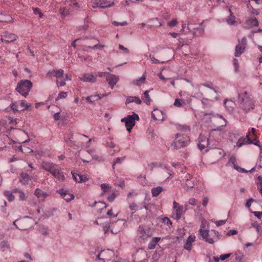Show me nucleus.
<instances>
[{"label": "nucleus", "instance_id": "f257e3e1", "mask_svg": "<svg viewBox=\"0 0 262 262\" xmlns=\"http://www.w3.org/2000/svg\"><path fill=\"white\" fill-rule=\"evenodd\" d=\"M41 166L43 169L49 171L58 181L62 182L65 180V177L61 168L56 164L43 161L41 163Z\"/></svg>", "mask_w": 262, "mask_h": 262}, {"label": "nucleus", "instance_id": "f03ea898", "mask_svg": "<svg viewBox=\"0 0 262 262\" xmlns=\"http://www.w3.org/2000/svg\"><path fill=\"white\" fill-rule=\"evenodd\" d=\"M238 101L240 108L245 113H248L254 108V103L251 94L247 92H241L238 94Z\"/></svg>", "mask_w": 262, "mask_h": 262}, {"label": "nucleus", "instance_id": "7ed1b4c3", "mask_svg": "<svg viewBox=\"0 0 262 262\" xmlns=\"http://www.w3.org/2000/svg\"><path fill=\"white\" fill-rule=\"evenodd\" d=\"M182 172L183 176L181 178H182V185L183 188L186 190L193 188L197 183L196 179L190 173L186 172L185 168H184Z\"/></svg>", "mask_w": 262, "mask_h": 262}, {"label": "nucleus", "instance_id": "20e7f679", "mask_svg": "<svg viewBox=\"0 0 262 262\" xmlns=\"http://www.w3.org/2000/svg\"><path fill=\"white\" fill-rule=\"evenodd\" d=\"M32 82L29 80H21L18 82L16 90L25 97L28 95L29 92L32 88Z\"/></svg>", "mask_w": 262, "mask_h": 262}, {"label": "nucleus", "instance_id": "39448f33", "mask_svg": "<svg viewBox=\"0 0 262 262\" xmlns=\"http://www.w3.org/2000/svg\"><path fill=\"white\" fill-rule=\"evenodd\" d=\"M139 117L138 114L134 113L132 115H127L126 117L122 118L121 121L124 122L126 129L130 132L133 126L135 125V120H139Z\"/></svg>", "mask_w": 262, "mask_h": 262}, {"label": "nucleus", "instance_id": "423d86ee", "mask_svg": "<svg viewBox=\"0 0 262 262\" xmlns=\"http://www.w3.org/2000/svg\"><path fill=\"white\" fill-rule=\"evenodd\" d=\"M64 71L62 69L53 70L49 71L47 74V76L51 78L52 77H55L57 79L56 84L58 86H63L66 85V82L63 80L60 81L61 78H63Z\"/></svg>", "mask_w": 262, "mask_h": 262}, {"label": "nucleus", "instance_id": "0eeeda50", "mask_svg": "<svg viewBox=\"0 0 262 262\" xmlns=\"http://www.w3.org/2000/svg\"><path fill=\"white\" fill-rule=\"evenodd\" d=\"M137 234L139 238L145 241L152 236V232L150 228L140 225L138 229Z\"/></svg>", "mask_w": 262, "mask_h": 262}, {"label": "nucleus", "instance_id": "6e6552de", "mask_svg": "<svg viewBox=\"0 0 262 262\" xmlns=\"http://www.w3.org/2000/svg\"><path fill=\"white\" fill-rule=\"evenodd\" d=\"M173 208L174 210V212L172 215V217L173 219L177 221L179 220L181 218L182 215L185 212L186 210H187V208H186L185 210H184L183 206L180 205L175 201L173 202Z\"/></svg>", "mask_w": 262, "mask_h": 262}, {"label": "nucleus", "instance_id": "1a4fd4ad", "mask_svg": "<svg viewBox=\"0 0 262 262\" xmlns=\"http://www.w3.org/2000/svg\"><path fill=\"white\" fill-rule=\"evenodd\" d=\"M193 88L195 89V92L194 93V97L197 98L202 97L203 96V93L201 92V87L202 86L207 87L212 90H213L215 93H217V91L215 89H214L210 84L208 83H203L201 84H192Z\"/></svg>", "mask_w": 262, "mask_h": 262}, {"label": "nucleus", "instance_id": "9d476101", "mask_svg": "<svg viewBox=\"0 0 262 262\" xmlns=\"http://www.w3.org/2000/svg\"><path fill=\"white\" fill-rule=\"evenodd\" d=\"M114 4L113 0H96L93 4V8H105L112 6Z\"/></svg>", "mask_w": 262, "mask_h": 262}, {"label": "nucleus", "instance_id": "9b49d317", "mask_svg": "<svg viewBox=\"0 0 262 262\" xmlns=\"http://www.w3.org/2000/svg\"><path fill=\"white\" fill-rule=\"evenodd\" d=\"M114 254L113 251L107 249L101 251L97 255L98 259L102 260L103 262L108 260L111 259L112 255Z\"/></svg>", "mask_w": 262, "mask_h": 262}, {"label": "nucleus", "instance_id": "f8f14e48", "mask_svg": "<svg viewBox=\"0 0 262 262\" xmlns=\"http://www.w3.org/2000/svg\"><path fill=\"white\" fill-rule=\"evenodd\" d=\"M209 145V139L207 137L200 136L199 138V143L198 146L201 151L204 150L206 151L207 150V147Z\"/></svg>", "mask_w": 262, "mask_h": 262}, {"label": "nucleus", "instance_id": "ddd939ff", "mask_svg": "<svg viewBox=\"0 0 262 262\" xmlns=\"http://www.w3.org/2000/svg\"><path fill=\"white\" fill-rule=\"evenodd\" d=\"M199 234L201 236L200 238L209 244H213L214 241L211 237H209V230H204L201 228L199 230Z\"/></svg>", "mask_w": 262, "mask_h": 262}, {"label": "nucleus", "instance_id": "4468645a", "mask_svg": "<svg viewBox=\"0 0 262 262\" xmlns=\"http://www.w3.org/2000/svg\"><path fill=\"white\" fill-rule=\"evenodd\" d=\"M17 38V36L16 35L6 32L2 36L1 40L3 42L8 43L16 40Z\"/></svg>", "mask_w": 262, "mask_h": 262}, {"label": "nucleus", "instance_id": "2eb2a0df", "mask_svg": "<svg viewBox=\"0 0 262 262\" xmlns=\"http://www.w3.org/2000/svg\"><path fill=\"white\" fill-rule=\"evenodd\" d=\"M106 79L108 84L111 85V89H113L114 85H116L119 80V77L112 74L107 73Z\"/></svg>", "mask_w": 262, "mask_h": 262}, {"label": "nucleus", "instance_id": "dca6fc26", "mask_svg": "<svg viewBox=\"0 0 262 262\" xmlns=\"http://www.w3.org/2000/svg\"><path fill=\"white\" fill-rule=\"evenodd\" d=\"M80 79L83 82H89L94 83L96 81V76H94L92 74H84L80 77Z\"/></svg>", "mask_w": 262, "mask_h": 262}, {"label": "nucleus", "instance_id": "f3484780", "mask_svg": "<svg viewBox=\"0 0 262 262\" xmlns=\"http://www.w3.org/2000/svg\"><path fill=\"white\" fill-rule=\"evenodd\" d=\"M258 24V22L256 17H250L246 20L244 27L246 28H251L257 26Z\"/></svg>", "mask_w": 262, "mask_h": 262}, {"label": "nucleus", "instance_id": "a211bd4d", "mask_svg": "<svg viewBox=\"0 0 262 262\" xmlns=\"http://www.w3.org/2000/svg\"><path fill=\"white\" fill-rule=\"evenodd\" d=\"M151 117L155 121H160L163 119V112L155 108L151 113Z\"/></svg>", "mask_w": 262, "mask_h": 262}, {"label": "nucleus", "instance_id": "6ab92c4d", "mask_svg": "<svg viewBox=\"0 0 262 262\" xmlns=\"http://www.w3.org/2000/svg\"><path fill=\"white\" fill-rule=\"evenodd\" d=\"M188 143L187 140L184 139H179L178 141L174 142L172 144V146H173L176 149H180L183 147H185L187 145Z\"/></svg>", "mask_w": 262, "mask_h": 262}, {"label": "nucleus", "instance_id": "aec40b11", "mask_svg": "<svg viewBox=\"0 0 262 262\" xmlns=\"http://www.w3.org/2000/svg\"><path fill=\"white\" fill-rule=\"evenodd\" d=\"M195 236L190 235L185 244L184 248L187 250H190L192 248V244L195 241Z\"/></svg>", "mask_w": 262, "mask_h": 262}, {"label": "nucleus", "instance_id": "412c9836", "mask_svg": "<svg viewBox=\"0 0 262 262\" xmlns=\"http://www.w3.org/2000/svg\"><path fill=\"white\" fill-rule=\"evenodd\" d=\"M224 106L228 112H232L234 110L235 103L231 100H226L224 101Z\"/></svg>", "mask_w": 262, "mask_h": 262}, {"label": "nucleus", "instance_id": "4be33fe9", "mask_svg": "<svg viewBox=\"0 0 262 262\" xmlns=\"http://www.w3.org/2000/svg\"><path fill=\"white\" fill-rule=\"evenodd\" d=\"M245 47L241 45L239 42L235 47V52L234 55L235 57H239L244 52Z\"/></svg>", "mask_w": 262, "mask_h": 262}, {"label": "nucleus", "instance_id": "5701e85b", "mask_svg": "<svg viewBox=\"0 0 262 262\" xmlns=\"http://www.w3.org/2000/svg\"><path fill=\"white\" fill-rule=\"evenodd\" d=\"M160 239L161 238L159 237H153L148 245V248L150 250L155 249Z\"/></svg>", "mask_w": 262, "mask_h": 262}, {"label": "nucleus", "instance_id": "b1692460", "mask_svg": "<svg viewBox=\"0 0 262 262\" xmlns=\"http://www.w3.org/2000/svg\"><path fill=\"white\" fill-rule=\"evenodd\" d=\"M226 166H232L236 170V167H238L236 164V158L234 156H231L230 157L229 161L226 164Z\"/></svg>", "mask_w": 262, "mask_h": 262}, {"label": "nucleus", "instance_id": "393cba45", "mask_svg": "<svg viewBox=\"0 0 262 262\" xmlns=\"http://www.w3.org/2000/svg\"><path fill=\"white\" fill-rule=\"evenodd\" d=\"M149 91L147 90L144 92L143 95L142 96L141 98L143 100L144 102H145L147 105H150L151 99H150L149 95Z\"/></svg>", "mask_w": 262, "mask_h": 262}, {"label": "nucleus", "instance_id": "a878e982", "mask_svg": "<svg viewBox=\"0 0 262 262\" xmlns=\"http://www.w3.org/2000/svg\"><path fill=\"white\" fill-rule=\"evenodd\" d=\"M61 196L62 198L65 200L67 202H70L74 198V195L72 194L68 193L67 192H60Z\"/></svg>", "mask_w": 262, "mask_h": 262}, {"label": "nucleus", "instance_id": "bb28decb", "mask_svg": "<svg viewBox=\"0 0 262 262\" xmlns=\"http://www.w3.org/2000/svg\"><path fill=\"white\" fill-rule=\"evenodd\" d=\"M164 188L161 186H158L156 187L152 188L151 190L152 196L156 197L159 195V194L163 191Z\"/></svg>", "mask_w": 262, "mask_h": 262}, {"label": "nucleus", "instance_id": "cd10ccee", "mask_svg": "<svg viewBox=\"0 0 262 262\" xmlns=\"http://www.w3.org/2000/svg\"><path fill=\"white\" fill-rule=\"evenodd\" d=\"M30 179L29 176L26 172H21L20 174V182L24 185L27 184Z\"/></svg>", "mask_w": 262, "mask_h": 262}, {"label": "nucleus", "instance_id": "c85d7f7f", "mask_svg": "<svg viewBox=\"0 0 262 262\" xmlns=\"http://www.w3.org/2000/svg\"><path fill=\"white\" fill-rule=\"evenodd\" d=\"M132 102H135L138 104H140L141 103V100L138 97L136 96H130L128 97L126 100V103H130Z\"/></svg>", "mask_w": 262, "mask_h": 262}, {"label": "nucleus", "instance_id": "c756f323", "mask_svg": "<svg viewBox=\"0 0 262 262\" xmlns=\"http://www.w3.org/2000/svg\"><path fill=\"white\" fill-rule=\"evenodd\" d=\"M34 194L38 198H45L48 194L39 188H36L34 191Z\"/></svg>", "mask_w": 262, "mask_h": 262}, {"label": "nucleus", "instance_id": "7c9ffc66", "mask_svg": "<svg viewBox=\"0 0 262 262\" xmlns=\"http://www.w3.org/2000/svg\"><path fill=\"white\" fill-rule=\"evenodd\" d=\"M4 195L8 199L9 202H12L15 199V196L11 191L5 190L4 192Z\"/></svg>", "mask_w": 262, "mask_h": 262}, {"label": "nucleus", "instance_id": "2f4dec72", "mask_svg": "<svg viewBox=\"0 0 262 262\" xmlns=\"http://www.w3.org/2000/svg\"><path fill=\"white\" fill-rule=\"evenodd\" d=\"M248 144V138L246 137L244 138L243 137H241L236 142V146L238 147H240L243 145Z\"/></svg>", "mask_w": 262, "mask_h": 262}, {"label": "nucleus", "instance_id": "473e14b6", "mask_svg": "<svg viewBox=\"0 0 262 262\" xmlns=\"http://www.w3.org/2000/svg\"><path fill=\"white\" fill-rule=\"evenodd\" d=\"M185 104L186 103L184 100L179 99L178 98L175 99L173 103L174 106L178 107H183L185 105Z\"/></svg>", "mask_w": 262, "mask_h": 262}, {"label": "nucleus", "instance_id": "72a5a7b5", "mask_svg": "<svg viewBox=\"0 0 262 262\" xmlns=\"http://www.w3.org/2000/svg\"><path fill=\"white\" fill-rule=\"evenodd\" d=\"M145 79L146 76L143 74L140 78L134 81L133 83L137 85H140L141 83H144Z\"/></svg>", "mask_w": 262, "mask_h": 262}, {"label": "nucleus", "instance_id": "f704fd0d", "mask_svg": "<svg viewBox=\"0 0 262 262\" xmlns=\"http://www.w3.org/2000/svg\"><path fill=\"white\" fill-rule=\"evenodd\" d=\"M94 97H97L96 100H99L101 99V97L99 95H91L90 96L87 97L85 98L86 101L90 103H93V101L92 100V99L94 98Z\"/></svg>", "mask_w": 262, "mask_h": 262}, {"label": "nucleus", "instance_id": "c9c22d12", "mask_svg": "<svg viewBox=\"0 0 262 262\" xmlns=\"http://www.w3.org/2000/svg\"><path fill=\"white\" fill-rule=\"evenodd\" d=\"M78 180L76 179V182L82 183L88 180V178L85 175L77 174Z\"/></svg>", "mask_w": 262, "mask_h": 262}, {"label": "nucleus", "instance_id": "e433bc0d", "mask_svg": "<svg viewBox=\"0 0 262 262\" xmlns=\"http://www.w3.org/2000/svg\"><path fill=\"white\" fill-rule=\"evenodd\" d=\"M161 221L162 223L167 225L169 227H170L172 226V222L169 220V219L167 217H164L162 218Z\"/></svg>", "mask_w": 262, "mask_h": 262}, {"label": "nucleus", "instance_id": "4c0bfd02", "mask_svg": "<svg viewBox=\"0 0 262 262\" xmlns=\"http://www.w3.org/2000/svg\"><path fill=\"white\" fill-rule=\"evenodd\" d=\"M234 255L235 261L241 262L243 257V254L239 252H236Z\"/></svg>", "mask_w": 262, "mask_h": 262}, {"label": "nucleus", "instance_id": "58836bf2", "mask_svg": "<svg viewBox=\"0 0 262 262\" xmlns=\"http://www.w3.org/2000/svg\"><path fill=\"white\" fill-rule=\"evenodd\" d=\"M125 157H123L121 158H117L114 161L112 167L113 169H115V166L116 164H121L124 160Z\"/></svg>", "mask_w": 262, "mask_h": 262}, {"label": "nucleus", "instance_id": "ea45409f", "mask_svg": "<svg viewBox=\"0 0 262 262\" xmlns=\"http://www.w3.org/2000/svg\"><path fill=\"white\" fill-rule=\"evenodd\" d=\"M196 200L193 198H190L189 199L188 201L186 202L185 204V208H187L188 205H191L192 206H194L196 205Z\"/></svg>", "mask_w": 262, "mask_h": 262}, {"label": "nucleus", "instance_id": "a19ab883", "mask_svg": "<svg viewBox=\"0 0 262 262\" xmlns=\"http://www.w3.org/2000/svg\"><path fill=\"white\" fill-rule=\"evenodd\" d=\"M20 105L21 107H25L21 111H24L25 110H28L31 107L30 104L26 102V101L24 100H22L20 101Z\"/></svg>", "mask_w": 262, "mask_h": 262}, {"label": "nucleus", "instance_id": "79ce46f5", "mask_svg": "<svg viewBox=\"0 0 262 262\" xmlns=\"http://www.w3.org/2000/svg\"><path fill=\"white\" fill-rule=\"evenodd\" d=\"M9 248V244L7 242H3L1 244V248L2 251H5Z\"/></svg>", "mask_w": 262, "mask_h": 262}, {"label": "nucleus", "instance_id": "37998d69", "mask_svg": "<svg viewBox=\"0 0 262 262\" xmlns=\"http://www.w3.org/2000/svg\"><path fill=\"white\" fill-rule=\"evenodd\" d=\"M148 166L150 167L151 170H152L155 167H162V165L160 163L152 162L148 164Z\"/></svg>", "mask_w": 262, "mask_h": 262}, {"label": "nucleus", "instance_id": "c03bdc74", "mask_svg": "<svg viewBox=\"0 0 262 262\" xmlns=\"http://www.w3.org/2000/svg\"><path fill=\"white\" fill-rule=\"evenodd\" d=\"M96 204H98L101 205H102V208H101V209H100V210H99V212H100V213H101V212H102V211H103V210L104 209H105V208H106V207H107V206H106V204H105L104 202H101V201H100V202H98V203H97V202H95L94 203V204L93 205V206H94Z\"/></svg>", "mask_w": 262, "mask_h": 262}, {"label": "nucleus", "instance_id": "a18cd8bd", "mask_svg": "<svg viewBox=\"0 0 262 262\" xmlns=\"http://www.w3.org/2000/svg\"><path fill=\"white\" fill-rule=\"evenodd\" d=\"M226 21L230 25H234L236 24L235 17H228L226 19Z\"/></svg>", "mask_w": 262, "mask_h": 262}, {"label": "nucleus", "instance_id": "49530a36", "mask_svg": "<svg viewBox=\"0 0 262 262\" xmlns=\"http://www.w3.org/2000/svg\"><path fill=\"white\" fill-rule=\"evenodd\" d=\"M246 137L247 138H248V144H253L256 146H260L259 145V141L256 140H255L254 141L251 140L250 139L249 135H247Z\"/></svg>", "mask_w": 262, "mask_h": 262}, {"label": "nucleus", "instance_id": "de8ad7c7", "mask_svg": "<svg viewBox=\"0 0 262 262\" xmlns=\"http://www.w3.org/2000/svg\"><path fill=\"white\" fill-rule=\"evenodd\" d=\"M101 189L104 192H107L109 189V186L106 183H103L101 185Z\"/></svg>", "mask_w": 262, "mask_h": 262}, {"label": "nucleus", "instance_id": "09e8293b", "mask_svg": "<svg viewBox=\"0 0 262 262\" xmlns=\"http://www.w3.org/2000/svg\"><path fill=\"white\" fill-rule=\"evenodd\" d=\"M67 96V93L64 92H61L59 93L56 99H60L65 98Z\"/></svg>", "mask_w": 262, "mask_h": 262}, {"label": "nucleus", "instance_id": "8fccbe9b", "mask_svg": "<svg viewBox=\"0 0 262 262\" xmlns=\"http://www.w3.org/2000/svg\"><path fill=\"white\" fill-rule=\"evenodd\" d=\"M33 14L34 15H38L39 16H42V14L40 11V10L37 8H33Z\"/></svg>", "mask_w": 262, "mask_h": 262}, {"label": "nucleus", "instance_id": "3c124183", "mask_svg": "<svg viewBox=\"0 0 262 262\" xmlns=\"http://www.w3.org/2000/svg\"><path fill=\"white\" fill-rule=\"evenodd\" d=\"M11 108L14 112L18 111V109H17L18 108V105L17 104V102H12L11 104Z\"/></svg>", "mask_w": 262, "mask_h": 262}, {"label": "nucleus", "instance_id": "603ef678", "mask_svg": "<svg viewBox=\"0 0 262 262\" xmlns=\"http://www.w3.org/2000/svg\"><path fill=\"white\" fill-rule=\"evenodd\" d=\"M69 136V141H66V142L68 143H72L76 142L75 140H74L75 138H74V135L73 134H70L68 135Z\"/></svg>", "mask_w": 262, "mask_h": 262}, {"label": "nucleus", "instance_id": "864d4df0", "mask_svg": "<svg viewBox=\"0 0 262 262\" xmlns=\"http://www.w3.org/2000/svg\"><path fill=\"white\" fill-rule=\"evenodd\" d=\"M8 119L9 123L12 125H16L17 123V119L15 118L9 117Z\"/></svg>", "mask_w": 262, "mask_h": 262}, {"label": "nucleus", "instance_id": "5fc2aeb1", "mask_svg": "<svg viewBox=\"0 0 262 262\" xmlns=\"http://www.w3.org/2000/svg\"><path fill=\"white\" fill-rule=\"evenodd\" d=\"M19 199L21 201H24L26 199V195L24 192L21 190L19 192Z\"/></svg>", "mask_w": 262, "mask_h": 262}, {"label": "nucleus", "instance_id": "6e6d98bb", "mask_svg": "<svg viewBox=\"0 0 262 262\" xmlns=\"http://www.w3.org/2000/svg\"><path fill=\"white\" fill-rule=\"evenodd\" d=\"M112 24L116 26H123L126 25L127 24V22L126 21H122V22L119 23V22H118L116 21H114L112 23Z\"/></svg>", "mask_w": 262, "mask_h": 262}, {"label": "nucleus", "instance_id": "4d7b16f0", "mask_svg": "<svg viewBox=\"0 0 262 262\" xmlns=\"http://www.w3.org/2000/svg\"><path fill=\"white\" fill-rule=\"evenodd\" d=\"M216 117L223 120V122L221 123V126H225L226 125V120L222 115L219 114H217Z\"/></svg>", "mask_w": 262, "mask_h": 262}, {"label": "nucleus", "instance_id": "13d9d810", "mask_svg": "<svg viewBox=\"0 0 262 262\" xmlns=\"http://www.w3.org/2000/svg\"><path fill=\"white\" fill-rule=\"evenodd\" d=\"M129 209L132 210V211H134L133 212H132V214H133L135 212V211L136 210V207H137V205L134 203H131L129 204Z\"/></svg>", "mask_w": 262, "mask_h": 262}, {"label": "nucleus", "instance_id": "bf43d9fd", "mask_svg": "<svg viewBox=\"0 0 262 262\" xmlns=\"http://www.w3.org/2000/svg\"><path fill=\"white\" fill-rule=\"evenodd\" d=\"M231 254V253H228V254L221 255L220 256V258L222 260H225L226 259L229 257L230 256Z\"/></svg>", "mask_w": 262, "mask_h": 262}, {"label": "nucleus", "instance_id": "052dcab7", "mask_svg": "<svg viewBox=\"0 0 262 262\" xmlns=\"http://www.w3.org/2000/svg\"><path fill=\"white\" fill-rule=\"evenodd\" d=\"M163 168L168 171V173L169 174L170 177H173V173H171V172L169 171V169H170L169 166H168L167 165H164Z\"/></svg>", "mask_w": 262, "mask_h": 262}, {"label": "nucleus", "instance_id": "680f3d73", "mask_svg": "<svg viewBox=\"0 0 262 262\" xmlns=\"http://www.w3.org/2000/svg\"><path fill=\"white\" fill-rule=\"evenodd\" d=\"M178 23V21L176 19H173L171 21H169L168 23V25L170 27L175 26Z\"/></svg>", "mask_w": 262, "mask_h": 262}, {"label": "nucleus", "instance_id": "e2e57ef3", "mask_svg": "<svg viewBox=\"0 0 262 262\" xmlns=\"http://www.w3.org/2000/svg\"><path fill=\"white\" fill-rule=\"evenodd\" d=\"M116 197V194L113 193L107 197V200L110 202H112L114 201V200H115Z\"/></svg>", "mask_w": 262, "mask_h": 262}, {"label": "nucleus", "instance_id": "0e129e2a", "mask_svg": "<svg viewBox=\"0 0 262 262\" xmlns=\"http://www.w3.org/2000/svg\"><path fill=\"white\" fill-rule=\"evenodd\" d=\"M238 43L240 42L241 45L246 47V46L247 45V39L246 37H243L241 41L238 39Z\"/></svg>", "mask_w": 262, "mask_h": 262}, {"label": "nucleus", "instance_id": "69168bd1", "mask_svg": "<svg viewBox=\"0 0 262 262\" xmlns=\"http://www.w3.org/2000/svg\"><path fill=\"white\" fill-rule=\"evenodd\" d=\"M237 233V231L236 230H230L228 231L227 235L228 236H231L232 235H235Z\"/></svg>", "mask_w": 262, "mask_h": 262}, {"label": "nucleus", "instance_id": "338daca9", "mask_svg": "<svg viewBox=\"0 0 262 262\" xmlns=\"http://www.w3.org/2000/svg\"><path fill=\"white\" fill-rule=\"evenodd\" d=\"M226 220H220L215 222V224L217 226H220L224 225L226 223Z\"/></svg>", "mask_w": 262, "mask_h": 262}, {"label": "nucleus", "instance_id": "774afa93", "mask_svg": "<svg viewBox=\"0 0 262 262\" xmlns=\"http://www.w3.org/2000/svg\"><path fill=\"white\" fill-rule=\"evenodd\" d=\"M253 213L258 219H260L262 216V212L259 211H253Z\"/></svg>", "mask_w": 262, "mask_h": 262}]
</instances>
